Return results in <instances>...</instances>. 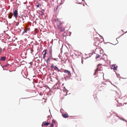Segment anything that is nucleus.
<instances>
[{"mask_svg":"<svg viewBox=\"0 0 127 127\" xmlns=\"http://www.w3.org/2000/svg\"><path fill=\"white\" fill-rule=\"evenodd\" d=\"M54 20L57 23V25L58 29L61 32L64 31L65 30L63 28L62 26V25L63 23V22H61L57 18L55 19Z\"/></svg>","mask_w":127,"mask_h":127,"instance_id":"f257e3e1","label":"nucleus"},{"mask_svg":"<svg viewBox=\"0 0 127 127\" xmlns=\"http://www.w3.org/2000/svg\"><path fill=\"white\" fill-rule=\"evenodd\" d=\"M101 64H99L97 65V68L95 70L94 73V75H96L97 74V72L98 71H100L101 70Z\"/></svg>","mask_w":127,"mask_h":127,"instance_id":"f03ea898","label":"nucleus"},{"mask_svg":"<svg viewBox=\"0 0 127 127\" xmlns=\"http://www.w3.org/2000/svg\"><path fill=\"white\" fill-rule=\"evenodd\" d=\"M52 69L54 68V70L58 71V72L61 71V70L59 69L56 66H54L53 64H52L51 66Z\"/></svg>","mask_w":127,"mask_h":127,"instance_id":"7ed1b4c3","label":"nucleus"},{"mask_svg":"<svg viewBox=\"0 0 127 127\" xmlns=\"http://www.w3.org/2000/svg\"><path fill=\"white\" fill-rule=\"evenodd\" d=\"M118 66L115 64H113L111 66V69H113L114 71L117 70V68Z\"/></svg>","mask_w":127,"mask_h":127,"instance_id":"20e7f679","label":"nucleus"},{"mask_svg":"<svg viewBox=\"0 0 127 127\" xmlns=\"http://www.w3.org/2000/svg\"><path fill=\"white\" fill-rule=\"evenodd\" d=\"M13 14L14 16L16 18L18 16V11L17 10L15 9L13 11Z\"/></svg>","mask_w":127,"mask_h":127,"instance_id":"39448f33","label":"nucleus"},{"mask_svg":"<svg viewBox=\"0 0 127 127\" xmlns=\"http://www.w3.org/2000/svg\"><path fill=\"white\" fill-rule=\"evenodd\" d=\"M47 51V50L46 49L45 50H44V51L43 52V58L45 59V55L46 54V51Z\"/></svg>","mask_w":127,"mask_h":127,"instance_id":"423d86ee","label":"nucleus"},{"mask_svg":"<svg viewBox=\"0 0 127 127\" xmlns=\"http://www.w3.org/2000/svg\"><path fill=\"white\" fill-rule=\"evenodd\" d=\"M12 15L13 14L12 13V12L10 13L8 15V18L10 19H11L12 17Z\"/></svg>","mask_w":127,"mask_h":127,"instance_id":"0eeeda50","label":"nucleus"},{"mask_svg":"<svg viewBox=\"0 0 127 127\" xmlns=\"http://www.w3.org/2000/svg\"><path fill=\"white\" fill-rule=\"evenodd\" d=\"M64 70V72L65 73H67L68 75H70V72L68 70Z\"/></svg>","mask_w":127,"mask_h":127,"instance_id":"6e6552de","label":"nucleus"},{"mask_svg":"<svg viewBox=\"0 0 127 127\" xmlns=\"http://www.w3.org/2000/svg\"><path fill=\"white\" fill-rule=\"evenodd\" d=\"M62 116L64 118H67L68 117V114H62Z\"/></svg>","mask_w":127,"mask_h":127,"instance_id":"1a4fd4ad","label":"nucleus"},{"mask_svg":"<svg viewBox=\"0 0 127 127\" xmlns=\"http://www.w3.org/2000/svg\"><path fill=\"white\" fill-rule=\"evenodd\" d=\"M50 124V123L48 122H47L46 123H44L43 122L42 123V125H43L45 126H47L49 125Z\"/></svg>","mask_w":127,"mask_h":127,"instance_id":"9d476101","label":"nucleus"},{"mask_svg":"<svg viewBox=\"0 0 127 127\" xmlns=\"http://www.w3.org/2000/svg\"><path fill=\"white\" fill-rule=\"evenodd\" d=\"M0 60L2 61H4L6 60V57H2L0 58Z\"/></svg>","mask_w":127,"mask_h":127,"instance_id":"9b49d317","label":"nucleus"},{"mask_svg":"<svg viewBox=\"0 0 127 127\" xmlns=\"http://www.w3.org/2000/svg\"><path fill=\"white\" fill-rule=\"evenodd\" d=\"M100 56L98 54H96V57H95V59H97L98 58H100Z\"/></svg>","mask_w":127,"mask_h":127,"instance_id":"f8f14e48","label":"nucleus"},{"mask_svg":"<svg viewBox=\"0 0 127 127\" xmlns=\"http://www.w3.org/2000/svg\"><path fill=\"white\" fill-rule=\"evenodd\" d=\"M52 124L50 125V127H53V123H55V121H52Z\"/></svg>","mask_w":127,"mask_h":127,"instance_id":"ddd939ff","label":"nucleus"},{"mask_svg":"<svg viewBox=\"0 0 127 127\" xmlns=\"http://www.w3.org/2000/svg\"><path fill=\"white\" fill-rule=\"evenodd\" d=\"M50 58H48L47 59L46 61V63H48V61H50Z\"/></svg>","mask_w":127,"mask_h":127,"instance_id":"4468645a","label":"nucleus"},{"mask_svg":"<svg viewBox=\"0 0 127 127\" xmlns=\"http://www.w3.org/2000/svg\"><path fill=\"white\" fill-rule=\"evenodd\" d=\"M58 5L55 7V8H54V10H55L56 11L57 9L58 8Z\"/></svg>","mask_w":127,"mask_h":127,"instance_id":"2eb2a0df","label":"nucleus"},{"mask_svg":"<svg viewBox=\"0 0 127 127\" xmlns=\"http://www.w3.org/2000/svg\"><path fill=\"white\" fill-rule=\"evenodd\" d=\"M52 50H51L50 51V54L51 55H52Z\"/></svg>","mask_w":127,"mask_h":127,"instance_id":"dca6fc26","label":"nucleus"},{"mask_svg":"<svg viewBox=\"0 0 127 127\" xmlns=\"http://www.w3.org/2000/svg\"><path fill=\"white\" fill-rule=\"evenodd\" d=\"M41 15H44V13H43L42 12V13L41 14Z\"/></svg>","mask_w":127,"mask_h":127,"instance_id":"f3484780","label":"nucleus"},{"mask_svg":"<svg viewBox=\"0 0 127 127\" xmlns=\"http://www.w3.org/2000/svg\"><path fill=\"white\" fill-rule=\"evenodd\" d=\"M37 7H39V5L38 4L37 5Z\"/></svg>","mask_w":127,"mask_h":127,"instance_id":"a211bd4d","label":"nucleus"},{"mask_svg":"<svg viewBox=\"0 0 127 127\" xmlns=\"http://www.w3.org/2000/svg\"><path fill=\"white\" fill-rule=\"evenodd\" d=\"M0 53L1 52V48H0Z\"/></svg>","mask_w":127,"mask_h":127,"instance_id":"6ab92c4d","label":"nucleus"},{"mask_svg":"<svg viewBox=\"0 0 127 127\" xmlns=\"http://www.w3.org/2000/svg\"><path fill=\"white\" fill-rule=\"evenodd\" d=\"M54 59V60H56V59L54 58V59Z\"/></svg>","mask_w":127,"mask_h":127,"instance_id":"aec40b11","label":"nucleus"},{"mask_svg":"<svg viewBox=\"0 0 127 127\" xmlns=\"http://www.w3.org/2000/svg\"><path fill=\"white\" fill-rule=\"evenodd\" d=\"M123 120L126 121L127 122V121H126V120H125L124 119V120Z\"/></svg>","mask_w":127,"mask_h":127,"instance_id":"412c9836","label":"nucleus"},{"mask_svg":"<svg viewBox=\"0 0 127 127\" xmlns=\"http://www.w3.org/2000/svg\"><path fill=\"white\" fill-rule=\"evenodd\" d=\"M78 3V4H81V3H80V2H79V3Z\"/></svg>","mask_w":127,"mask_h":127,"instance_id":"4be33fe9","label":"nucleus"},{"mask_svg":"<svg viewBox=\"0 0 127 127\" xmlns=\"http://www.w3.org/2000/svg\"><path fill=\"white\" fill-rule=\"evenodd\" d=\"M84 0H82V1H84Z\"/></svg>","mask_w":127,"mask_h":127,"instance_id":"5701e85b","label":"nucleus"},{"mask_svg":"<svg viewBox=\"0 0 127 127\" xmlns=\"http://www.w3.org/2000/svg\"><path fill=\"white\" fill-rule=\"evenodd\" d=\"M22 20L23 21V18L22 19Z\"/></svg>","mask_w":127,"mask_h":127,"instance_id":"b1692460","label":"nucleus"},{"mask_svg":"<svg viewBox=\"0 0 127 127\" xmlns=\"http://www.w3.org/2000/svg\"><path fill=\"white\" fill-rule=\"evenodd\" d=\"M66 95H67V93H66Z\"/></svg>","mask_w":127,"mask_h":127,"instance_id":"393cba45","label":"nucleus"},{"mask_svg":"<svg viewBox=\"0 0 127 127\" xmlns=\"http://www.w3.org/2000/svg\"><path fill=\"white\" fill-rule=\"evenodd\" d=\"M23 23H24V21H23Z\"/></svg>","mask_w":127,"mask_h":127,"instance_id":"a878e982","label":"nucleus"}]
</instances>
